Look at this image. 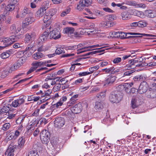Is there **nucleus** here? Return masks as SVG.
Returning a JSON list of instances; mask_svg holds the SVG:
<instances>
[{
    "mask_svg": "<svg viewBox=\"0 0 156 156\" xmlns=\"http://www.w3.org/2000/svg\"><path fill=\"white\" fill-rule=\"evenodd\" d=\"M21 37V35L18 36H11L9 38H0V41L3 42L5 45L4 47H6L11 45L13 42L17 41Z\"/></svg>",
    "mask_w": 156,
    "mask_h": 156,
    "instance_id": "nucleus-1",
    "label": "nucleus"
},
{
    "mask_svg": "<svg viewBox=\"0 0 156 156\" xmlns=\"http://www.w3.org/2000/svg\"><path fill=\"white\" fill-rule=\"evenodd\" d=\"M127 34L136 35V36L140 37H142L143 36L151 37H156V35H155L146 34L144 33L141 34L135 33H128L127 34H126L124 32H119V38L120 39L125 38L126 37Z\"/></svg>",
    "mask_w": 156,
    "mask_h": 156,
    "instance_id": "nucleus-2",
    "label": "nucleus"
},
{
    "mask_svg": "<svg viewBox=\"0 0 156 156\" xmlns=\"http://www.w3.org/2000/svg\"><path fill=\"white\" fill-rule=\"evenodd\" d=\"M23 127L22 124L18 127L16 130L10 133L7 136L8 139L9 140L16 139L21 134L23 130Z\"/></svg>",
    "mask_w": 156,
    "mask_h": 156,
    "instance_id": "nucleus-3",
    "label": "nucleus"
},
{
    "mask_svg": "<svg viewBox=\"0 0 156 156\" xmlns=\"http://www.w3.org/2000/svg\"><path fill=\"white\" fill-rule=\"evenodd\" d=\"M50 136L49 132L46 129L42 130L40 133V138L42 142L44 144H47L49 142Z\"/></svg>",
    "mask_w": 156,
    "mask_h": 156,
    "instance_id": "nucleus-4",
    "label": "nucleus"
},
{
    "mask_svg": "<svg viewBox=\"0 0 156 156\" xmlns=\"http://www.w3.org/2000/svg\"><path fill=\"white\" fill-rule=\"evenodd\" d=\"M19 0H10L9 1V3L6 7L4 11L5 14L9 15V12L13 10L15 8V4H16Z\"/></svg>",
    "mask_w": 156,
    "mask_h": 156,
    "instance_id": "nucleus-5",
    "label": "nucleus"
},
{
    "mask_svg": "<svg viewBox=\"0 0 156 156\" xmlns=\"http://www.w3.org/2000/svg\"><path fill=\"white\" fill-rule=\"evenodd\" d=\"M92 3V0H80L77 5V9L80 11H82L85 7L88 6Z\"/></svg>",
    "mask_w": 156,
    "mask_h": 156,
    "instance_id": "nucleus-6",
    "label": "nucleus"
},
{
    "mask_svg": "<svg viewBox=\"0 0 156 156\" xmlns=\"http://www.w3.org/2000/svg\"><path fill=\"white\" fill-rule=\"evenodd\" d=\"M32 13H31L30 15L27 17L25 20V23L22 24V27L23 30L25 31L27 30V28L29 25L32 23L35 20V19L32 16Z\"/></svg>",
    "mask_w": 156,
    "mask_h": 156,
    "instance_id": "nucleus-7",
    "label": "nucleus"
},
{
    "mask_svg": "<svg viewBox=\"0 0 156 156\" xmlns=\"http://www.w3.org/2000/svg\"><path fill=\"white\" fill-rule=\"evenodd\" d=\"M25 99V96L21 95L18 98L13 100L10 106L14 108L17 107L24 103Z\"/></svg>",
    "mask_w": 156,
    "mask_h": 156,
    "instance_id": "nucleus-8",
    "label": "nucleus"
},
{
    "mask_svg": "<svg viewBox=\"0 0 156 156\" xmlns=\"http://www.w3.org/2000/svg\"><path fill=\"white\" fill-rule=\"evenodd\" d=\"M122 98V96L117 92L112 93L109 97L110 101L113 103H118L121 100Z\"/></svg>",
    "mask_w": 156,
    "mask_h": 156,
    "instance_id": "nucleus-9",
    "label": "nucleus"
},
{
    "mask_svg": "<svg viewBox=\"0 0 156 156\" xmlns=\"http://www.w3.org/2000/svg\"><path fill=\"white\" fill-rule=\"evenodd\" d=\"M49 32L50 39L53 38L54 39H56L60 37V33L58 29H54L53 30Z\"/></svg>",
    "mask_w": 156,
    "mask_h": 156,
    "instance_id": "nucleus-10",
    "label": "nucleus"
},
{
    "mask_svg": "<svg viewBox=\"0 0 156 156\" xmlns=\"http://www.w3.org/2000/svg\"><path fill=\"white\" fill-rule=\"evenodd\" d=\"M148 85L145 81H143L140 84L138 90L139 94H143L145 93L148 89Z\"/></svg>",
    "mask_w": 156,
    "mask_h": 156,
    "instance_id": "nucleus-11",
    "label": "nucleus"
},
{
    "mask_svg": "<svg viewBox=\"0 0 156 156\" xmlns=\"http://www.w3.org/2000/svg\"><path fill=\"white\" fill-rule=\"evenodd\" d=\"M65 121L64 119L61 117L56 118L54 122L55 126V127L60 128L65 124Z\"/></svg>",
    "mask_w": 156,
    "mask_h": 156,
    "instance_id": "nucleus-12",
    "label": "nucleus"
},
{
    "mask_svg": "<svg viewBox=\"0 0 156 156\" xmlns=\"http://www.w3.org/2000/svg\"><path fill=\"white\" fill-rule=\"evenodd\" d=\"M82 109V106L81 103L79 102L77 104L73 106L71 108V110L73 113L77 114L80 113Z\"/></svg>",
    "mask_w": 156,
    "mask_h": 156,
    "instance_id": "nucleus-13",
    "label": "nucleus"
},
{
    "mask_svg": "<svg viewBox=\"0 0 156 156\" xmlns=\"http://www.w3.org/2000/svg\"><path fill=\"white\" fill-rule=\"evenodd\" d=\"M35 36V34L34 32L26 34L24 39L25 43H28L30 41L34 39Z\"/></svg>",
    "mask_w": 156,
    "mask_h": 156,
    "instance_id": "nucleus-14",
    "label": "nucleus"
},
{
    "mask_svg": "<svg viewBox=\"0 0 156 156\" xmlns=\"http://www.w3.org/2000/svg\"><path fill=\"white\" fill-rule=\"evenodd\" d=\"M8 66L7 65L2 68L0 73V79H4L9 75V73L8 70Z\"/></svg>",
    "mask_w": 156,
    "mask_h": 156,
    "instance_id": "nucleus-15",
    "label": "nucleus"
},
{
    "mask_svg": "<svg viewBox=\"0 0 156 156\" xmlns=\"http://www.w3.org/2000/svg\"><path fill=\"white\" fill-rule=\"evenodd\" d=\"M135 62L136 64V66L137 67H143L145 66L146 63H145L146 58H143L142 57H140L138 58L134 59Z\"/></svg>",
    "mask_w": 156,
    "mask_h": 156,
    "instance_id": "nucleus-16",
    "label": "nucleus"
},
{
    "mask_svg": "<svg viewBox=\"0 0 156 156\" xmlns=\"http://www.w3.org/2000/svg\"><path fill=\"white\" fill-rule=\"evenodd\" d=\"M116 78V77L115 76H108L105 81L104 86L111 85L115 81Z\"/></svg>",
    "mask_w": 156,
    "mask_h": 156,
    "instance_id": "nucleus-17",
    "label": "nucleus"
},
{
    "mask_svg": "<svg viewBox=\"0 0 156 156\" xmlns=\"http://www.w3.org/2000/svg\"><path fill=\"white\" fill-rule=\"evenodd\" d=\"M127 4L130 6H134L136 7H140L142 8H145L146 7V5L143 3H138L134 1H129L127 2Z\"/></svg>",
    "mask_w": 156,
    "mask_h": 156,
    "instance_id": "nucleus-18",
    "label": "nucleus"
},
{
    "mask_svg": "<svg viewBox=\"0 0 156 156\" xmlns=\"http://www.w3.org/2000/svg\"><path fill=\"white\" fill-rule=\"evenodd\" d=\"M21 29L20 25H16L12 24L10 27V30L15 34H17Z\"/></svg>",
    "mask_w": 156,
    "mask_h": 156,
    "instance_id": "nucleus-19",
    "label": "nucleus"
},
{
    "mask_svg": "<svg viewBox=\"0 0 156 156\" xmlns=\"http://www.w3.org/2000/svg\"><path fill=\"white\" fill-rule=\"evenodd\" d=\"M75 31L74 29L72 27H67L63 30V32L64 34H67L69 37L73 36V34Z\"/></svg>",
    "mask_w": 156,
    "mask_h": 156,
    "instance_id": "nucleus-20",
    "label": "nucleus"
},
{
    "mask_svg": "<svg viewBox=\"0 0 156 156\" xmlns=\"http://www.w3.org/2000/svg\"><path fill=\"white\" fill-rule=\"evenodd\" d=\"M135 62L134 59H132L129 60V64L124 67L125 69H127L128 70L134 68L137 66H136V62Z\"/></svg>",
    "mask_w": 156,
    "mask_h": 156,
    "instance_id": "nucleus-21",
    "label": "nucleus"
},
{
    "mask_svg": "<svg viewBox=\"0 0 156 156\" xmlns=\"http://www.w3.org/2000/svg\"><path fill=\"white\" fill-rule=\"evenodd\" d=\"M146 97L149 98L153 99L156 98V90H149L146 94Z\"/></svg>",
    "mask_w": 156,
    "mask_h": 156,
    "instance_id": "nucleus-22",
    "label": "nucleus"
},
{
    "mask_svg": "<svg viewBox=\"0 0 156 156\" xmlns=\"http://www.w3.org/2000/svg\"><path fill=\"white\" fill-rule=\"evenodd\" d=\"M13 53L14 51L13 50L10 49L2 53L1 54V56L2 59H5L9 57L10 55L13 54Z\"/></svg>",
    "mask_w": 156,
    "mask_h": 156,
    "instance_id": "nucleus-23",
    "label": "nucleus"
},
{
    "mask_svg": "<svg viewBox=\"0 0 156 156\" xmlns=\"http://www.w3.org/2000/svg\"><path fill=\"white\" fill-rule=\"evenodd\" d=\"M45 11L44 9L40 8L36 12L35 16L38 19L40 18L44 15L46 12Z\"/></svg>",
    "mask_w": 156,
    "mask_h": 156,
    "instance_id": "nucleus-24",
    "label": "nucleus"
},
{
    "mask_svg": "<svg viewBox=\"0 0 156 156\" xmlns=\"http://www.w3.org/2000/svg\"><path fill=\"white\" fill-rule=\"evenodd\" d=\"M49 31H45L43 34L39 37V38L42 41H47L48 39H50Z\"/></svg>",
    "mask_w": 156,
    "mask_h": 156,
    "instance_id": "nucleus-25",
    "label": "nucleus"
},
{
    "mask_svg": "<svg viewBox=\"0 0 156 156\" xmlns=\"http://www.w3.org/2000/svg\"><path fill=\"white\" fill-rule=\"evenodd\" d=\"M29 8L25 7L23 9L22 11L20 13V17H24L27 14L30 13Z\"/></svg>",
    "mask_w": 156,
    "mask_h": 156,
    "instance_id": "nucleus-26",
    "label": "nucleus"
},
{
    "mask_svg": "<svg viewBox=\"0 0 156 156\" xmlns=\"http://www.w3.org/2000/svg\"><path fill=\"white\" fill-rule=\"evenodd\" d=\"M123 20H127L131 18V15L127 11L122 12L121 14Z\"/></svg>",
    "mask_w": 156,
    "mask_h": 156,
    "instance_id": "nucleus-27",
    "label": "nucleus"
},
{
    "mask_svg": "<svg viewBox=\"0 0 156 156\" xmlns=\"http://www.w3.org/2000/svg\"><path fill=\"white\" fill-rule=\"evenodd\" d=\"M44 57V55L40 52L35 53L32 55L33 58L35 60L38 59L43 58Z\"/></svg>",
    "mask_w": 156,
    "mask_h": 156,
    "instance_id": "nucleus-28",
    "label": "nucleus"
},
{
    "mask_svg": "<svg viewBox=\"0 0 156 156\" xmlns=\"http://www.w3.org/2000/svg\"><path fill=\"white\" fill-rule=\"evenodd\" d=\"M115 68L113 67H111L110 68H106L103 69L101 70L102 72H105V73H113L114 71L115 70Z\"/></svg>",
    "mask_w": 156,
    "mask_h": 156,
    "instance_id": "nucleus-29",
    "label": "nucleus"
},
{
    "mask_svg": "<svg viewBox=\"0 0 156 156\" xmlns=\"http://www.w3.org/2000/svg\"><path fill=\"white\" fill-rule=\"evenodd\" d=\"M10 110L9 106H4L2 107H0V115L5 113H7Z\"/></svg>",
    "mask_w": 156,
    "mask_h": 156,
    "instance_id": "nucleus-30",
    "label": "nucleus"
},
{
    "mask_svg": "<svg viewBox=\"0 0 156 156\" xmlns=\"http://www.w3.org/2000/svg\"><path fill=\"white\" fill-rule=\"evenodd\" d=\"M25 142V137L22 136L18 140V144L19 147H23Z\"/></svg>",
    "mask_w": 156,
    "mask_h": 156,
    "instance_id": "nucleus-31",
    "label": "nucleus"
},
{
    "mask_svg": "<svg viewBox=\"0 0 156 156\" xmlns=\"http://www.w3.org/2000/svg\"><path fill=\"white\" fill-rule=\"evenodd\" d=\"M104 103L102 101H97L95 102V108L96 109L99 110L103 108Z\"/></svg>",
    "mask_w": 156,
    "mask_h": 156,
    "instance_id": "nucleus-32",
    "label": "nucleus"
},
{
    "mask_svg": "<svg viewBox=\"0 0 156 156\" xmlns=\"http://www.w3.org/2000/svg\"><path fill=\"white\" fill-rule=\"evenodd\" d=\"M89 30H90L89 31L91 33L94 32V33H95L96 32V28L95 27V25L93 23H90L89 24Z\"/></svg>",
    "mask_w": 156,
    "mask_h": 156,
    "instance_id": "nucleus-33",
    "label": "nucleus"
},
{
    "mask_svg": "<svg viewBox=\"0 0 156 156\" xmlns=\"http://www.w3.org/2000/svg\"><path fill=\"white\" fill-rule=\"evenodd\" d=\"M15 148V147L14 146H9L8 147V149L7 150L6 152H5V154L7 155V154L8 153H14Z\"/></svg>",
    "mask_w": 156,
    "mask_h": 156,
    "instance_id": "nucleus-34",
    "label": "nucleus"
},
{
    "mask_svg": "<svg viewBox=\"0 0 156 156\" xmlns=\"http://www.w3.org/2000/svg\"><path fill=\"white\" fill-rule=\"evenodd\" d=\"M133 83L132 82L130 83H125L123 85H120L118 87H123L125 88V90H126V89H128L131 87L133 85Z\"/></svg>",
    "mask_w": 156,
    "mask_h": 156,
    "instance_id": "nucleus-35",
    "label": "nucleus"
},
{
    "mask_svg": "<svg viewBox=\"0 0 156 156\" xmlns=\"http://www.w3.org/2000/svg\"><path fill=\"white\" fill-rule=\"evenodd\" d=\"M46 63V62H36L34 63H33V65L34 66L35 68L36 69L38 67L44 66V64Z\"/></svg>",
    "mask_w": 156,
    "mask_h": 156,
    "instance_id": "nucleus-36",
    "label": "nucleus"
},
{
    "mask_svg": "<svg viewBox=\"0 0 156 156\" xmlns=\"http://www.w3.org/2000/svg\"><path fill=\"white\" fill-rule=\"evenodd\" d=\"M27 132L29 134H31L32 133L34 132L35 128L34 126L30 125L28 126L27 128Z\"/></svg>",
    "mask_w": 156,
    "mask_h": 156,
    "instance_id": "nucleus-37",
    "label": "nucleus"
},
{
    "mask_svg": "<svg viewBox=\"0 0 156 156\" xmlns=\"http://www.w3.org/2000/svg\"><path fill=\"white\" fill-rule=\"evenodd\" d=\"M42 29H45V31H49H49H50V30H51V27L49 23L46 24L45 23H44Z\"/></svg>",
    "mask_w": 156,
    "mask_h": 156,
    "instance_id": "nucleus-38",
    "label": "nucleus"
},
{
    "mask_svg": "<svg viewBox=\"0 0 156 156\" xmlns=\"http://www.w3.org/2000/svg\"><path fill=\"white\" fill-rule=\"evenodd\" d=\"M99 67L98 65H96L94 66L91 67L89 68V72L90 74L92 73L94 71H96L99 69Z\"/></svg>",
    "mask_w": 156,
    "mask_h": 156,
    "instance_id": "nucleus-39",
    "label": "nucleus"
},
{
    "mask_svg": "<svg viewBox=\"0 0 156 156\" xmlns=\"http://www.w3.org/2000/svg\"><path fill=\"white\" fill-rule=\"evenodd\" d=\"M138 23V26L139 27H143L147 25V23L144 20H141Z\"/></svg>",
    "mask_w": 156,
    "mask_h": 156,
    "instance_id": "nucleus-40",
    "label": "nucleus"
},
{
    "mask_svg": "<svg viewBox=\"0 0 156 156\" xmlns=\"http://www.w3.org/2000/svg\"><path fill=\"white\" fill-rule=\"evenodd\" d=\"M25 118V117L23 116L19 117L16 120V123L17 124L21 125L22 124V123L24 121Z\"/></svg>",
    "mask_w": 156,
    "mask_h": 156,
    "instance_id": "nucleus-41",
    "label": "nucleus"
},
{
    "mask_svg": "<svg viewBox=\"0 0 156 156\" xmlns=\"http://www.w3.org/2000/svg\"><path fill=\"white\" fill-rule=\"evenodd\" d=\"M10 126L11 125L9 123H5L2 126V129L4 131H6L9 129Z\"/></svg>",
    "mask_w": 156,
    "mask_h": 156,
    "instance_id": "nucleus-42",
    "label": "nucleus"
},
{
    "mask_svg": "<svg viewBox=\"0 0 156 156\" xmlns=\"http://www.w3.org/2000/svg\"><path fill=\"white\" fill-rule=\"evenodd\" d=\"M79 96V94H76L73 95L70 98V100L71 103H73V104H74L76 101L77 100V98Z\"/></svg>",
    "mask_w": 156,
    "mask_h": 156,
    "instance_id": "nucleus-43",
    "label": "nucleus"
},
{
    "mask_svg": "<svg viewBox=\"0 0 156 156\" xmlns=\"http://www.w3.org/2000/svg\"><path fill=\"white\" fill-rule=\"evenodd\" d=\"M52 91L51 90L48 89V90H47L46 91H45L44 92L45 93V94L46 96V98H47L44 99V100H47L51 98V96L50 95V94H51L52 92Z\"/></svg>",
    "mask_w": 156,
    "mask_h": 156,
    "instance_id": "nucleus-44",
    "label": "nucleus"
},
{
    "mask_svg": "<svg viewBox=\"0 0 156 156\" xmlns=\"http://www.w3.org/2000/svg\"><path fill=\"white\" fill-rule=\"evenodd\" d=\"M119 32L112 31L110 32L109 34L112 37L119 38Z\"/></svg>",
    "mask_w": 156,
    "mask_h": 156,
    "instance_id": "nucleus-45",
    "label": "nucleus"
},
{
    "mask_svg": "<svg viewBox=\"0 0 156 156\" xmlns=\"http://www.w3.org/2000/svg\"><path fill=\"white\" fill-rule=\"evenodd\" d=\"M32 48V46H31V45H28V46H27L25 49V51H24L25 53V54H26L28 51H30L31 54L34 52V51Z\"/></svg>",
    "mask_w": 156,
    "mask_h": 156,
    "instance_id": "nucleus-46",
    "label": "nucleus"
},
{
    "mask_svg": "<svg viewBox=\"0 0 156 156\" xmlns=\"http://www.w3.org/2000/svg\"><path fill=\"white\" fill-rule=\"evenodd\" d=\"M133 79L135 81H141L144 80V77L141 75H138L135 76Z\"/></svg>",
    "mask_w": 156,
    "mask_h": 156,
    "instance_id": "nucleus-47",
    "label": "nucleus"
},
{
    "mask_svg": "<svg viewBox=\"0 0 156 156\" xmlns=\"http://www.w3.org/2000/svg\"><path fill=\"white\" fill-rule=\"evenodd\" d=\"M131 106L133 108H136L138 106L137 100L135 98H133L131 101Z\"/></svg>",
    "mask_w": 156,
    "mask_h": 156,
    "instance_id": "nucleus-48",
    "label": "nucleus"
},
{
    "mask_svg": "<svg viewBox=\"0 0 156 156\" xmlns=\"http://www.w3.org/2000/svg\"><path fill=\"white\" fill-rule=\"evenodd\" d=\"M78 48V50H83L89 48V46L83 47V44H80L76 46V49Z\"/></svg>",
    "mask_w": 156,
    "mask_h": 156,
    "instance_id": "nucleus-49",
    "label": "nucleus"
},
{
    "mask_svg": "<svg viewBox=\"0 0 156 156\" xmlns=\"http://www.w3.org/2000/svg\"><path fill=\"white\" fill-rule=\"evenodd\" d=\"M61 88H62L61 83H57L54 87L53 90L54 91H57L59 90Z\"/></svg>",
    "mask_w": 156,
    "mask_h": 156,
    "instance_id": "nucleus-50",
    "label": "nucleus"
},
{
    "mask_svg": "<svg viewBox=\"0 0 156 156\" xmlns=\"http://www.w3.org/2000/svg\"><path fill=\"white\" fill-rule=\"evenodd\" d=\"M28 156H39V155L37 151L32 150L29 152Z\"/></svg>",
    "mask_w": 156,
    "mask_h": 156,
    "instance_id": "nucleus-51",
    "label": "nucleus"
},
{
    "mask_svg": "<svg viewBox=\"0 0 156 156\" xmlns=\"http://www.w3.org/2000/svg\"><path fill=\"white\" fill-rule=\"evenodd\" d=\"M105 91L101 92L98 94L96 95V97L100 99L103 98L105 97Z\"/></svg>",
    "mask_w": 156,
    "mask_h": 156,
    "instance_id": "nucleus-52",
    "label": "nucleus"
},
{
    "mask_svg": "<svg viewBox=\"0 0 156 156\" xmlns=\"http://www.w3.org/2000/svg\"><path fill=\"white\" fill-rule=\"evenodd\" d=\"M71 9L69 7H67L65 11L63 12L61 14V16L62 17H64L67 14L69 13Z\"/></svg>",
    "mask_w": 156,
    "mask_h": 156,
    "instance_id": "nucleus-53",
    "label": "nucleus"
},
{
    "mask_svg": "<svg viewBox=\"0 0 156 156\" xmlns=\"http://www.w3.org/2000/svg\"><path fill=\"white\" fill-rule=\"evenodd\" d=\"M51 17L49 14H48L47 12L44 15L43 21L44 23L47 22L50 19Z\"/></svg>",
    "mask_w": 156,
    "mask_h": 156,
    "instance_id": "nucleus-54",
    "label": "nucleus"
},
{
    "mask_svg": "<svg viewBox=\"0 0 156 156\" xmlns=\"http://www.w3.org/2000/svg\"><path fill=\"white\" fill-rule=\"evenodd\" d=\"M64 53V50L62 48H58L55 51V53L56 54L59 55Z\"/></svg>",
    "mask_w": 156,
    "mask_h": 156,
    "instance_id": "nucleus-55",
    "label": "nucleus"
},
{
    "mask_svg": "<svg viewBox=\"0 0 156 156\" xmlns=\"http://www.w3.org/2000/svg\"><path fill=\"white\" fill-rule=\"evenodd\" d=\"M49 2L48 1H46L44 2L43 4V7H41L43 9H44L45 10L48 8L49 7Z\"/></svg>",
    "mask_w": 156,
    "mask_h": 156,
    "instance_id": "nucleus-56",
    "label": "nucleus"
},
{
    "mask_svg": "<svg viewBox=\"0 0 156 156\" xmlns=\"http://www.w3.org/2000/svg\"><path fill=\"white\" fill-rule=\"evenodd\" d=\"M56 12V9H51L49 10L48 12H47L48 14L51 17L54 15Z\"/></svg>",
    "mask_w": 156,
    "mask_h": 156,
    "instance_id": "nucleus-57",
    "label": "nucleus"
},
{
    "mask_svg": "<svg viewBox=\"0 0 156 156\" xmlns=\"http://www.w3.org/2000/svg\"><path fill=\"white\" fill-rule=\"evenodd\" d=\"M26 57L25 56H23L20 58L17 61H18L22 65L25 62L26 60Z\"/></svg>",
    "mask_w": 156,
    "mask_h": 156,
    "instance_id": "nucleus-58",
    "label": "nucleus"
},
{
    "mask_svg": "<svg viewBox=\"0 0 156 156\" xmlns=\"http://www.w3.org/2000/svg\"><path fill=\"white\" fill-rule=\"evenodd\" d=\"M121 58L117 57L115 58L113 60L112 62L114 64H118L122 61Z\"/></svg>",
    "mask_w": 156,
    "mask_h": 156,
    "instance_id": "nucleus-59",
    "label": "nucleus"
},
{
    "mask_svg": "<svg viewBox=\"0 0 156 156\" xmlns=\"http://www.w3.org/2000/svg\"><path fill=\"white\" fill-rule=\"evenodd\" d=\"M42 145L40 142H37L34 145V147L37 150H39L41 147Z\"/></svg>",
    "mask_w": 156,
    "mask_h": 156,
    "instance_id": "nucleus-60",
    "label": "nucleus"
},
{
    "mask_svg": "<svg viewBox=\"0 0 156 156\" xmlns=\"http://www.w3.org/2000/svg\"><path fill=\"white\" fill-rule=\"evenodd\" d=\"M14 67V66L13 65L11 67H9L8 66V70L9 73H11L12 71H15V70H17L16 68Z\"/></svg>",
    "mask_w": 156,
    "mask_h": 156,
    "instance_id": "nucleus-61",
    "label": "nucleus"
},
{
    "mask_svg": "<svg viewBox=\"0 0 156 156\" xmlns=\"http://www.w3.org/2000/svg\"><path fill=\"white\" fill-rule=\"evenodd\" d=\"M97 50L88 52L83 55V56H87L89 55H93L97 53Z\"/></svg>",
    "mask_w": 156,
    "mask_h": 156,
    "instance_id": "nucleus-62",
    "label": "nucleus"
},
{
    "mask_svg": "<svg viewBox=\"0 0 156 156\" xmlns=\"http://www.w3.org/2000/svg\"><path fill=\"white\" fill-rule=\"evenodd\" d=\"M134 71L133 70H130L127 71L125 72L124 73V76H130L131 74Z\"/></svg>",
    "mask_w": 156,
    "mask_h": 156,
    "instance_id": "nucleus-63",
    "label": "nucleus"
},
{
    "mask_svg": "<svg viewBox=\"0 0 156 156\" xmlns=\"http://www.w3.org/2000/svg\"><path fill=\"white\" fill-rule=\"evenodd\" d=\"M24 53H25L24 52H23V51L19 52L16 54V56L17 58H21L23 56Z\"/></svg>",
    "mask_w": 156,
    "mask_h": 156,
    "instance_id": "nucleus-64",
    "label": "nucleus"
}]
</instances>
